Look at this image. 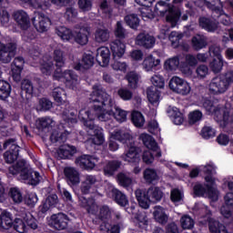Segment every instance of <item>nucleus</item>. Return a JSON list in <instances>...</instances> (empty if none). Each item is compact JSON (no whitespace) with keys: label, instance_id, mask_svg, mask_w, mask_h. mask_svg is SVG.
Instances as JSON below:
<instances>
[{"label":"nucleus","instance_id":"nucleus-1","mask_svg":"<svg viewBox=\"0 0 233 233\" xmlns=\"http://www.w3.org/2000/svg\"><path fill=\"white\" fill-rule=\"evenodd\" d=\"M93 91L90 94L89 103L95 114H92L90 110L85 111L86 117H82L84 127L86 128L87 134L92 136L93 145H97L98 147L105 143V134L103 133V127L96 126L94 121L96 117L98 121H110L114 117L113 106L114 98L112 96L106 93V89L103 87L100 84H95L93 86Z\"/></svg>","mask_w":233,"mask_h":233},{"label":"nucleus","instance_id":"nucleus-2","mask_svg":"<svg viewBox=\"0 0 233 233\" xmlns=\"http://www.w3.org/2000/svg\"><path fill=\"white\" fill-rule=\"evenodd\" d=\"M116 141H119V143H122V145L127 147L126 161L134 163L135 165L141 161V147L136 146L134 137L130 133L123 130L115 131L108 141V149L111 152H116L119 148V145Z\"/></svg>","mask_w":233,"mask_h":233},{"label":"nucleus","instance_id":"nucleus-3","mask_svg":"<svg viewBox=\"0 0 233 233\" xmlns=\"http://www.w3.org/2000/svg\"><path fill=\"white\" fill-rule=\"evenodd\" d=\"M54 61L56 62V70L54 74V79L60 81L66 85V88L74 90L77 85V74L72 69H66L64 72L61 70L65 66V55L61 49L54 51Z\"/></svg>","mask_w":233,"mask_h":233},{"label":"nucleus","instance_id":"nucleus-4","mask_svg":"<svg viewBox=\"0 0 233 233\" xmlns=\"http://www.w3.org/2000/svg\"><path fill=\"white\" fill-rule=\"evenodd\" d=\"M8 172L11 176L20 174V178L27 185H31V187H37L41 183V175L39 172L30 168V166L25 159L17 160L14 166L8 168Z\"/></svg>","mask_w":233,"mask_h":233},{"label":"nucleus","instance_id":"nucleus-5","mask_svg":"<svg viewBox=\"0 0 233 233\" xmlns=\"http://www.w3.org/2000/svg\"><path fill=\"white\" fill-rule=\"evenodd\" d=\"M135 196L139 207L147 210L150 208V203H159L165 194L161 187L151 186L147 190L137 189Z\"/></svg>","mask_w":233,"mask_h":233},{"label":"nucleus","instance_id":"nucleus-6","mask_svg":"<svg viewBox=\"0 0 233 233\" xmlns=\"http://www.w3.org/2000/svg\"><path fill=\"white\" fill-rule=\"evenodd\" d=\"M65 116H66L63 120V122L58 126V130L62 131H55L50 136V141L51 143H65L66 141V137L72 134V128H74V125L77 124V117L74 116H76L74 112L68 113L66 111H64Z\"/></svg>","mask_w":233,"mask_h":233},{"label":"nucleus","instance_id":"nucleus-7","mask_svg":"<svg viewBox=\"0 0 233 233\" xmlns=\"http://www.w3.org/2000/svg\"><path fill=\"white\" fill-rule=\"evenodd\" d=\"M231 85H233L232 70L213 77L209 83V91L211 94H214V96L225 94V92L228 90Z\"/></svg>","mask_w":233,"mask_h":233},{"label":"nucleus","instance_id":"nucleus-8","mask_svg":"<svg viewBox=\"0 0 233 233\" xmlns=\"http://www.w3.org/2000/svg\"><path fill=\"white\" fill-rule=\"evenodd\" d=\"M4 150L9 148L4 153V159L7 165H12L15 161L19 159V152H21V147L17 145L15 138H8L3 144Z\"/></svg>","mask_w":233,"mask_h":233},{"label":"nucleus","instance_id":"nucleus-9","mask_svg":"<svg viewBox=\"0 0 233 233\" xmlns=\"http://www.w3.org/2000/svg\"><path fill=\"white\" fill-rule=\"evenodd\" d=\"M210 59L208 62L209 68L213 74H219L223 70L225 60H223V55H221V47L217 46H209Z\"/></svg>","mask_w":233,"mask_h":233},{"label":"nucleus","instance_id":"nucleus-10","mask_svg":"<svg viewBox=\"0 0 233 233\" xmlns=\"http://www.w3.org/2000/svg\"><path fill=\"white\" fill-rule=\"evenodd\" d=\"M21 3L35 8V10H48L52 5L56 6H65V5H70V0H20Z\"/></svg>","mask_w":233,"mask_h":233},{"label":"nucleus","instance_id":"nucleus-11","mask_svg":"<svg viewBox=\"0 0 233 233\" xmlns=\"http://www.w3.org/2000/svg\"><path fill=\"white\" fill-rule=\"evenodd\" d=\"M169 88L173 92H176V94H180V96H187L191 90L190 84L179 76H173L170 79Z\"/></svg>","mask_w":233,"mask_h":233},{"label":"nucleus","instance_id":"nucleus-12","mask_svg":"<svg viewBox=\"0 0 233 233\" xmlns=\"http://www.w3.org/2000/svg\"><path fill=\"white\" fill-rule=\"evenodd\" d=\"M213 116L215 121L217 123H220L221 127H227L228 125V121L233 123V113L230 116V109L226 106H215L213 108Z\"/></svg>","mask_w":233,"mask_h":233},{"label":"nucleus","instance_id":"nucleus-13","mask_svg":"<svg viewBox=\"0 0 233 233\" xmlns=\"http://www.w3.org/2000/svg\"><path fill=\"white\" fill-rule=\"evenodd\" d=\"M70 218L65 213L53 214L48 221L49 227L55 230H66Z\"/></svg>","mask_w":233,"mask_h":233},{"label":"nucleus","instance_id":"nucleus-14","mask_svg":"<svg viewBox=\"0 0 233 233\" xmlns=\"http://www.w3.org/2000/svg\"><path fill=\"white\" fill-rule=\"evenodd\" d=\"M17 52V46L14 43L4 44L0 42V61L8 64Z\"/></svg>","mask_w":233,"mask_h":233},{"label":"nucleus","instance_id":"nucleus-15","mask_svg":"<svg viewBox=\"0 0 233 233\" xmlns=\"http://www.w3.org/2000/svg\"><path fill=\"white\" fill-rule=\"evenodd\" d=\"M32 23L40 34H44V32H48V28H50L52 25V20L45 14L38 13L37 15L32 18Z\"/></svg>","mask_w":233,"mask_h":233},{"label":"nucleus","instance_id":"nucleus-16","mask_svg":"<svg viewBox=\"0 0 233 233\" xmlns=\"http://www.w3.org/2000/svg\"><path fill=\"white\" fill-rule=\"evenodd\" d=\"M96 157L91 155H81L77 157L75 160L76 165L79 167L82 170H86L90 172V170H94L96 168Z\"/></svg>","mask_w":233,"mask_h":233},{"label":"nucleus","instance_id":"nucleus-17","mask_svg":"<svg viewBox=\"0 0 233 233\" xmlns=\"http://www.w3.org/2000/svg\"><path fill=\"white\" fill-rule=\"evenodd\" d=\"M65 179L69 187H77L81 182L79 171L76 167H66L64 168Z\"/></svg>","mask_w":233,"mask_h":233},{"label":"nucleus","instance_id":"nucleus-18","mask_svg":"<svg viewBox=\"0 0 233 233\" xmlns=\"http://www.w3.org/2000/svg\"><path fill=\"white\" fill-rule=\"evenodd\" d=\"M94 56L90 54H84L82 57V62H75L73 64L74 70L76 72H85V70H89L94 66Z\"/></svg>","mask_w":233,"mask_h":233},{"label":"nucleus","instance_id":"nucleus-19","mask_svg":"<svg viewBox=\"0 0 233 233\" xmlns=\"http://www.w3.org/2000/svg\"><path fill=\"white\" fill-rule=\"evenodd\" d=\"M34 94H35V86H34V83L30 79H24L21 82V93L20 96L22 99H32L34 97Z\"/></svg>","mask_w":233,"mask_h":233},{"label":"nucleus","instance_id":"nucleus-20","mask_svg":"<svg viewBox=\"0 0 233 233\" xmlns=\"http://www.w3.org/2000/svg\"><path fill=\"white\" fill-rule=\"evenodd\" d=\"M13 17L17 26L22 30H28L30 28V17L24 10L15 12Z\"/></svg>","mask_w":233,"mask_h":233},{"label":"nucleus","instance_id":"nucleus-21","mask_svg":"<svg viewBox=\"0 0 233 233\" xmlns=\"http://www.w3.org/2000/svg\"><path fill=\"white\" fill-rule=\"evenodd\" d=\"M110 50L112 52L114 61L121 59L125 56L127 46L121 40L116 39L110 44Z\"/></svg>","mask_w":233,"mask_h":233},{"label":"nucleus","instance_id":"nucleus-22","mask_svg":"<svg viewBox=\"0 0 233 233\" xmlns=\"http://www.w3.org/2000/svg\"><path fill=\"white\" fill-rule=\"evenodd\" d=\"M136 43L144 48H154L156 37L148 33H140L137 35Z\"/></svg>","mask_w":233,"mask_h":233},{"label":"nucleus","instance_id":"nucleus-23","mask_svg":"<svg viewBox=\"0 0 233 233\" xmlns=\"http://www.w3.org/2000/svg\"><path fill=\"white\" fill-rule=\"evenodd\" d=\"M198 25L200 28L206 32L214 33L219 26V22L207 16H200L198 18Z\"/></svg>","mask_w":233,"mask_h":233},{"label":"nucleus","instance_id":"nucleus-24","mask_svg":"<svg viewBox=\"0 0 233 233\" xmlns=\"http://www.w3.org/2000/svg\"><path fill=\"white\" fill-rule=\"evenodd\" d=\"M181 19V9L176 6H169L166 15V21L171 25L172 28L177 26V23Z\"/></svg>","mask_w":233,"mask_h":233},{"label":"nucleus","instance_id":"nucleus-25","mask_svg":"<svg viewBox=\"0 0 233 233\" xmlns=\"http://www.w3.org/2000/svg\"><path fill=\"white\" fill-rule=\"evenodd\" d=\"M56 153L60 159H72L73 156L77 154V147L64 144L58 147Z\"/></svg>","mask_w":233,"mask_h":233},{"label":"nucleus","instance_id":"nucleus-26","mask_svg":"<svg viewBox=\"0 0 233 233\" xmlns=\"http://www.w3.org/2000/svg\"><path fill=\"white\" fill-rule=\"evenodd\" d=\"M96 60L100 66H108L110 63V49L108 47H100L96 50Z\"/></svg>","mask_w":233,"mask_h":233},{"label":"nucleus","instance_id":"nucleus-27","mask_svg":"<svg viewBox=\"0 0 233 233\" xmlns=\"http://www.w3.org/2000/svg\"><path fill=\"white\" fill-rule=\"evenodd\" d=\"M208 224V230L210 233H228L227 227L223 225V223L219 222L211 217L207 218Z\"/></svg>","mask_w":233,"mask_h":233},{"label":"nucleus","instance_id":"nucleus-28","mask_svg":"<svg viewBox=\"0 0 233 233\" xmlns=\"http://www.w3.org/2000/svg\"><path fill=\"white\" fill-rule=\"evenodd\" d=\"M111 198L119 207H128V198L121 190L114 187L111 190Z\"/></svg>","mask_w":233,"mask_h":233},{"label":"nucleus","instance_id":"nucleus-29","mask_svg":"<svg viewBox=\"0 0 233 233\" xmlns=\"http://www.w3.org/2000/svg\"><path fill=\"white\" fill-rule=\"evenodd\" d=\"M154 219L160 225H167L168 222V215L165 212V209L158 206L153 212Z\"/></svg>","mask_w":233,"mask_h":233},{"label":"nucleus","instance_id":"nucleus-30","mask_svg":"<svg viewBox=\"0 0 233 233\" xmlns=\"http://www.w3.org/2000/svg\"><path fill=\"white\" fill-rule=\"evenodd\" d=\"M208 45L207 42V39L203 37L202 35H195L191 39V46L193 50H196L197 52H199V50H203V48H206V46Z\"/></svg>","mask_w":233,"mask_h":233},{"label":"nucleus","instance_id":"nucleus-31","mask_svg":"<svg viewBox=\"0 0 233 233\" xmlns=\"http://www.w3.org/2000/svg\"><path fill=\"white\" fill-rule=\"evenodd\" d=\"M159 65H161V60L159 58L156 59V57L152 56L146 57L143 61V66L147 72L156 70Z\"/></svg>","mask_w":233,"mask_h":233},{"label":"nucleus","instance_id":"nucleus-32","mask_svg":"<svg viewBox=\"0 0 233 233\" xmlns=\"http://www.w3.org/2000/svg\"><path fill=\"white\" fill-rule=\"evenodd\" d=\"M121 167V162L117 160H110L104 167L105 176H114L117 170Z\"/></svg>","mask_w":233,"mask_h":233},{"label":"nucleus","instance_id":"nucleus-33","mask_svg":"<svg viewBox=\"0 0 233 233\" xmlns=\"http://www.w3.org/2000/svg\"><path fill=\"white\" fill-rule=\"evenodd\" d=\"M124 21L126 25L132 30H137V28H139V23H141L139 16H137L136 14L127 15L124 17Z\"/></svg>","mask_w":233,"mask_h":233},{"label":"nucleus","instance_id":"nucleus-34","mask_svg":"<svg viewBox=\"0 0 233 233\" xmlns=\"http://www.w3.org/2000/svg\"><path fill=\"white\" fill-rule=\"evenodd\" d=\"M54 123V119L49 116L38 118L35 122V127L37 130H50L52 128V124Z\"/></svg>","mask_w":233,"mask_h":233},{"label":"nucleus","instance_id":"nucleus-35","mask_svg":"<svg viewBox=\"0 0 233 233\" xmlns=\"http://www.w3.org/2000/svg\"><path fill=\"white\" fill-rule=\"evenodd\" d=\"M126 79L131 90H136V88H137V85H139V74L136 71H130L127 74Z\"/></svg>","mask_w":233,"mask_h":233},{"label":"nucleus","instance_id":"nucleus-36","mask_svg":"<svg viewBox=\"0 0 233 233\" xmlns=\"http://www.w3.org/2000/svg\"><path fill=\"white\" fill-rule=\"evenodd\" d=\"M11 93L12 86L10 85V83L5 80H0V99H2V101H5V99H8Z\"/></svg>","mask_w":233,"mask_h":233},{"label":"nucleus","instance_id":"nucleus-37","mask_svg":"<svg viewBox=\"0 0 233 233\" xmlns=\"http://www.w3.org/2000/svg\"><path fill=\"white\" fill-rule=\"evenodd\" d=\"M56 34L63 41H74V32L65 26L58 27Z\"/></svg>","mask_w":233,"mask_h":233},{"label":"nucleus","instance_id":"nucleus-38","mask_svg":"<svg viewBox=\"0 0 233 233\" xmlns=\"http://www.w3.org/2000/svg\"><path fill=\"white\" fill-rule=\"evenodd\" d=\"M147 96L149 103H151V105H156V103H159L161 92L156 87H147Z\"/></svg>","mask_w":233,"mask_h":233},{"label":"nucleus","instance_id":"nucleus-39","mask_svg":"<svg viewBox=\"0 0 233 233\" xmlns=\"http://www.w3.org/2000/svg\"><path fill=\"white\" fill-rule=\"evenodd\" d=\"M131 121L137 128H143L145 126V116L141 111H134L131 114Z\"/></svg>","mask_w":233,"mask_h":233},{"label":"nucleus","instance_id":"nucleus-40","mask_svg":"<svg viewBox=\"0 0 233 233\" xmlns=\"http://www.w3.org/2000/svg\"><path fill=\"white\" fill-rule=\"evenodd\" d=\"M110 39V32L108 29L97 28L95 33V41L96 43H106Z\"/></svg>","mask_w":233,"mask_h":233},{"label":"nucleus","instance_id":"nucleus-41","mask_svg":"<svg viewBox=\"0 0 233 233\" xmlns=\"http://www.w3.org/2000/svg\"><path fill=\"white\" fill-rule=\"evenodd\" d=\"M206 187V197L208 198V199H211V201H218V199H219V191L218 190V187H215L212 183L207 184Z\"/></svg>","mask_w":233,"mask_h":233},{"label":"nucleus","instance_id":"nucleus-42","mask_svg":"<svg viewBox=\"0 0 233 233\" xmlns=\"http://www.w3.org/2000/svg\"><path fill=\"white\" fill-rule=\"evenodd\" d=\"M179 67V57L174 56L173 58H169L164 63V69L167 72H174V70H177Z\"/></svg>","mask_w":233,"mask_h":233},{"label":"nucleus","instance_id":"nucleus-43","mask_svg":"<svg viewBox=\"0 0 233 233\" xmlns=\"http://www.w3.org/2000/svg\"><path fill=\"white\" fill-rule=\"evenodd\" d=\"M9 198L17 205H19V203H23V193L18 187H11L9 189Z\"/></svg>","mask_w":233,"mask_h":233},{"label":"nucleus","instance_id":"nucleus-44","mask_svg":"<svg viewBox=\"0 0 233 233\" xmlns=\"http://www.w3.org/2000/svg\"><path fill=\"white\" fill-rule=\"evenodd\" d=\"M113 107V117L115 119H120V121H127V111L119 108L116 105V100H114L113 98V104H111Z\"/></svg>","mask_w":233,"mask_h":233},{"label":"nucleus","instance_id":"nucleus-45","mask_svg":"<svg viewBox=\"0 0 233 233\" xmlns=\"http://www.w3.org/2000/svg\"><path fill=\"white\" fill-rule=\"evenodd\" d=\"M23 200L25 205H26V207H29V208H34L37 201H39V198H37V194L31 192V193H27L23 198Z\"/></svg>","mask_w":233,"mask_h":233},{"label":"nucleus","instance_id":"nucleus-46","mask_svg":"<svg viewBox=\"0 0 233 233\" xmlns=\"http://www.w3.org/2000/svg\"><path fill=\"white\" fill-rule=\"evenodd\" d=\"M54 106V104L50 99L46 97H42L38 101L37 110L39 112H48V110H51Z\"/></svg>","mask_w":233,"mask_h":233},{"label":"nucleus","instance_id":"nucleus-47","mask_svg":"<svg viewBox=\"0 0 233 233\" xmlns=\"http://www.w3.org/2000/svg\"><path fill=\"white\" fill-rule=\"evenodd\" d=\"M144 179L147 183H154V181L159 179V177L157 176L156 169L146 168L144 171Z\"/></svg>","mask_w":233,"mask_h":233},{"label":"nucleus","instance_id":"nucleus-48","mask_svg":"<svg viewBox=\"0 0 233 233\" xmlns=\"http://www.w3.org/2000/svg\"><path fill=\"white\" fill-rule=\"evenodd\" d=\"M117 96L120 97V99H122V101H132L134 93L127 87H120L117 90Z\"/></svg>","mask_w":233,"mask_h":233},{"label":"nucleus","instance_id":"nucleus-49","mask_svg":"<svg viewBox=\"0 0 233 233\" xmlns=\"http://www.w3.org/2000/svg\"><path fill=\"white\" fill-rule=\"evenodd\" d=\"M50 210H52V208L44 199L42 200L40 206L38 207L37 217L39 218V219H43L46 217V215L48 214V212H50Z\"/></svg>","mask_w":233,"mask_h":233},{"label":"nucleus","instance_id":"nucleus-50","mask_svg":"<svg viewBox=\"0 0 233 233\" xmlns=\"http://www.w3.org/2000/svg\"><path fill=\"white\" fill-rule=\"evenodd\" d=\"M135 225L137 228L141 230H146L148 227V219H147V216L143 214H137L135 218Z\"/></svg>","mask_w":233,"mask_h":233},{"label":"nucleus","instance_id":"nucleus-51","mask_svg":"<svg viewBox=\"0 0 233 233\" xmlns=\"http://www.w3.org/2000/svg\"><path fill=\"white\" fill-rule=\"evenodd\" d=\"M193 194L196 198H205L207 195V184L197 182L193 187Z\"/></svg>","mask_w":233,"mask_h":233},{"label":"nucleus","instance_id":"nucleus-52","mask_svg":"<svg viewBox=\"0 0 233 233\" xmlns=\"http://www.w3.org/2000/svg\"><path fill=\"white\" fill-rule=\"evenodd\" d=\"M2 217V227H6L7 228H14V219L12 218V214L8 211L1 212ZM5 225V226H3Z\"/></svg>","mask_w":233,"mask_h":233},{"label":"nucleus","instance_id":"nucleus-53","mask_svg":"<svg viewBox=\"0 0 233 233\" xmlns=\"http://www.w3.org/2000/svg\"><path fill=\"white\" fill-rule=\"evenodd\" d=\"M194 219L188 215H184L180 218V225L184 230H190L191 228H194Z\"/></svg>","mask_w":233,"mask_h":233},{"label":"nucleus","instance_id":"nucleus-54","mask_svg":"<svg viewBox=\"0 0 233 233\" xmlns=\"http://www.w3.org/2000/svg\"><path fill=\"white\" fill-rule=\"evenodd\" d=\"M117 181L118 185L124 188H128V187L132 186V178L127 176L125 173H119L117 175Z\"/></svg>","mask_w":233,"mask_h":233},{"label":"nucleus","instance_id":"nucleus-55","mask_svg":"<svg viewBox=\"0 0 233 233\" xmlns=\"http://www.w3.org/2000/svg\"><path fill=\"white\" fill-rule=\"evenodd\" d=\"M13 228L18 233H28V227H26V223L24 222L21 218H15L14 220Z\"/></svg>","mask_w":233,"mask_h":233},{"label":"nucleus","instance_id":"nucleus-56","mask_svg":"<svg viewBox=\"0 0 233 233\" xmlns=\"http://www.w3.org/2000/svg\"><path fill=\"white\" fill-rule=\"evenodd\" d=\"M63 95H65V91L61 87H55L52 91V97L58 105L63 104Z\"/></svg>","mask_w":233,"mask_h":233},{"label":"nucleus","instance_id":"nucleus-57","mask_svg":"<svg viewBox=\"0 0 233 233\" xmlns=\"http://www.w3.org/2000/svg\"><path fill=\"white\" fill-rule=\"evenodd\" d=\"M73 40L76 41L77 45L85 46V45L88 43V35L82 32L76 33Z\"/></svg>","mask_w":233,"mask_h":233},{"label":"nucleus","instance_id":"nucleus-58","mask_svg":"<svg viewBox=\"0 0 233 233\" xmlns=\"http://www.w3.org/2000/svg\"><path fill=\"white\" fill-rule=\"evenodd\" d=\"M112 216V211H110V208L108 206H103L100 208V212H99V219H101V221L106 222L110 219Z\"/></svg>","mask_w":233,"mask_h":233},{"label":"nucleus","instance_id":"nucleus-59","mask_svg":"<svg viewBox=\"0 0 233 233\" xmlns=\"http://www.w3.org/2000/svg\"><path fill=\"white\" fill-rule=\"evenodd\" d=\"M201 137L203 139H212V137H216V129L212 127H204L201 129Z\"/></svg>","mask_w":233,"mask_h":233},{"label":"nucleus","instance_id":"nucleus-60","mask_svg":"<svg viewBox=\"0 0 233 233\" xmlns=\"http://www.w3.org/2000/svg\"><path fill=\"white\" fill-rule=\"evenodd\" d=\"M202 117H203V113L199 110H195L189 113L188 123L189 125H196L198 121H201Z\"/></svg>","mask_w":233,"mask_h":233},{"label":"nucleus","instance_id":"nucleus-61","mask_svg":"<svg viewBox=\"0 0 233 233\" xmlns=\"http://www.w3.org/2000/svg\"><path fill=\"white\" fill-rule=\"evenodd\" d=\"M115 35L117 39H125L127 37L125 27H123V23L121 21L116 22Z\"/></svg>","mask_w":233,"mask_h":233},{"label":"nucleus","instance_id":"nucleus-62","mask_svg":"<svg viewBox=\"0 0 233 233\" xmlns=\"http://www.w3.org/2000/svg\"><path fill=\"white\" fill-rule=\"evenodd\" d=\"M183 192L178 188H175L171 191L170 199L172 203H179V201H183Z\"/></svg>","mask_w":233,"mask_h":233},{"label":"nucleus","instance_id":"nucleus-63","mask_svg":"<svg viewBox=\"0 0 233 233\" xmlns=\"http://www.w3.org/2000/svg\"><path fill=\"white\" fill-rule=\"evenodd\" d=\"M151 81L153 88H157V90H158V88H165V78L156 76L151 78Z\"/></svg>","mask_w":233,"mask_h":233},{"label":"nucleus","instance_id":"nucleus-64","mask_svg":"<svg viewBox=\"0 0 233 233\" xmlns=\"http://www.w3.org/2000/svg\"><path fill=\"white\" fill-rule=\"evenodd\" d=\"M78 8L82 12H90L92 10V0H78Z\"/></svg>","mask_w":233,"mask_h":233}]
</instances>
